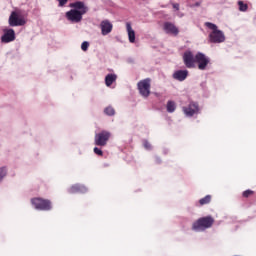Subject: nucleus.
<instances>
[{
    "mask_svg": "<svg viewBox=\"0 0 256 256\" xmlns=\"http://www.w3.org/2000/svg\"><path fill=\"white\" fill-rule=\"evenodd\" d=\"M69 7L71 10L66 12L65 17L70 23H81L83 21V15H86L89 11V7L83 1L70 3Z\"/></svg>",
    "mask_w": 256,
    "mask_h": 256,
    "instance_id": "1",
    "label": "nucleus"
},
{
    "mask_svg": "<svg viewBox=\"0 0 256 256\" xmlns=\"http://www.w3.org/2000/svg\"><path fill=\"white\" fill-rule=\"evenodd\" d=\"M204 25L211 30V33L208 35L210 43H225V33L219 30L214 23L205 22Z\"/></svg>",
    "mask_w": 256,
    "mask_h": 256,
    "instance_id": "2",
    "label": "nucleus"
},
{
    "mask_svg": "<svg viewBox=\"0 0 256 256\" xmlns=\"http://www.w3.org/2000/svg\"><path fill=\"white\" fill-rule=\"evenodd\" d=\"M215 223L213 216L201 217L192 224V231L201 232L211 229Z\"/></svg>",
    "mask_w": 256,
    "mask_h": 256,
    "instance_id": "3",
    "label": "nucleus"
},
{
    "mask_svg": "<svg viewBox=\"0 0 256 256\" xmlns=\"http://www.w3.org/2000/svg\"><path fill=\"white\" fill-rule=\"evenodd\" d=\"M31 204L33 207H35L38 211H51L53 209V206L48 199H43V198H32L31 199Z\"/></svg>",
    "mask_w": 256,
    "mask_h": 256,
    "instance_id": "4",
    "label": "nucleus"
},
{
    "mask_svg": "<svg viewBox=\"0 0 256 256\" xmlns=\"http://www.w3.org/2000/svg\"><path fill=\"white\" fill-rule=\"evenodd\" d=\"M109 139H111V132L102 130L101 132L95 134L94 143L98 147H105V145L109 143Z\"/></svg>",
    "mask_w": 256,
    "mask_h": 256,
    "instance_id": "5",
    "label": "nucleus"
},
{
    "mask_svg": "<svg viewBox=\"0 0 256 256\" xmlns=\"http://www.w3.org/2000/svg\"><path fill=\"white\" fill-rule=\"evenodd\" d=\"M137 87L142 97H149V95H151V78L139 81Z\"/></svg>",
    "mask_w": 256,
    "mask_h": 256,
    "instance_id": "6",
    "label": "nucleus"
},
{
    "mask_svg": "<svg viewBox=\"0 0 256 256\" xmlns=\"http://www.w3.org/2000/svg\"><path fill=\"white\" fill-rule=\"evenodd\" d=\"M196 63L200 71H205V69H207V65L211 63V60L205 54L198 52L196 54Z\"/></svg>",
    "mask_w": 256,
    "mask_h": 256,
    "instance_id": "7",
    "label": "nucleus"
},
{
    "mask_svg": "<svg viewBox=\"0 0 256 256\" xmlns=\"http://www.w3.org/2000/svg\"><path fill=\"white\" fill-rule=\"evenodd\" d=\"M25 19L21 16H19V14H17V12L13 11L9 17V25L10 27H21L23 25H25Z\"/></svg>",
    "mask_w": 256,
    "mask_h": 256,
    "instance_id": "8",
    "label": "nucleus"
},
{
    "mask_svg": "<svg viewBox=\"0 0 256 256\" xmlns=\"http://www.w3.org/2000/svg\"><path fill=\"white\" fill-rule=\"evenodd\" d=\"M184 65H186L187 69H193L196 63V56L193 55V52L186 51L183 55Z\"/></svg>",
    "mask_w": 256,
    "mask_h": 256,
    "instance_id": "9",
    "label": "nucleus"
},
{
    "mask_svg": "<svg viewBox=\"0 0 256 256\" xmlns=\"http://www.w3.org/2000/svg\"><path fill=\"white\" fill-rule=\"evenodd\" d=\"M183 111L188 117H193V115H197V113H199V104L191 102L188 107L183 108Z\"/></svg>",
    "mask_w": 256,
    "mask_h": 256,
    "instance_id": "10",
    "label": "nucleus"
},
{
    "mask_svg": "<svg viewBox=\"0 0 256 256\" xmlns=\"http://www.w3.org/2000/svg\"><path fill=\"white\" fill-rule=\"evenodd\" d=\"M163 29L168 35H174L175 37L179 35V28H177V26L171 22H165Z\"/></svg>",
    "mask_w": 256,
    "mask_h": 256,
    "instance_id": "11",
    "label": "nucleus"
},
{
    "mask_svg": "<svg viewBox=\"0 0 256 256\" xmlns=\"http://www.w3.org/2000/svg\"><path fill=\"white\" fill-rule=\"evenodd\" d=\"M15 41V30L13 29H4V34L1 37L2 43H11Z\"/></svg>",
    "mask_w": 256,
    "mask_h": 256,
    "instance_id": "12",
    "label": "nucleus"
},
{
    "mask_svg": "<svg viewBox=\"0 0 256 256\" xmlns=\"http://www.w3.org/2000/svg\"><path fill=\"white\" fill-rule=\"evenodd\" d=\"M100 29H101L102 35H104V36L109 35V33H111V31H113V24L109 20H103L100 23Z\"/></svg>",
    "mask_w": 256,
    "mask_h": 256,
    "instance_id": "13",
    "label": "nucleus"
},
{
    "mask_svg": "<svg viewBox=\"0 0 256 256\" xmlns=\"http://www.w3.org/2000/svg\"><path fill=\"white\" fill-rule=\"evenodd\" d=\"M189 75V71L187 70H177L173 73V79L176 81H185Z\"/></svg>",
    "mask_w": 256,
    "mask_h": 256,
    "instance_id": "14",
    "label": "nucleus"
},
{
    "mask_svg": "<svg viewBox=\"0 0 256 256\" xmlns=\"http://www.w3.org/2000/svg\"><path fill=\"white\" fill-rule=\"evenodd\" d=\"M87 191V187L81 184H75L69 189V193H87Z\"/></svg>",
    "mask_w": 256,
    "mask_h": 256,
    "instance_id": "15",
    "label": "nucleus"
},
{
    "mask_svg": "<svg viewBox=\"0 0 256 256\" xmlns=\"http://www.w3.org/2000/svg\"><path fill=\"white\" fill-rule=\"evenodd\" d=\"M126 31L128 33V39L131 43H135V30L131 27V23H126Z\"/></svg>",
    "mask_w": 256,
    "mask_h": 256,
    "instance_id": "16",
    "label": "nucleus"
},
{
    "mask_svg": "<svg viewBox=\"0 0 256 256\" xmlns=\"http://www.w3.org/2000/svg\"><path fill=\"white\" fill-rule=\"evenodd\" d=\"M117 81V74H108L105 77L106 87H111Z\"/></svg>",
    "mask_w": 256,
    "mask_h": 256,
    "instance_id": "17",
    "label": "nucleus"
},
{
    "mask_svg": "<svg viewBox=\"0 0 256 256\" xmlns=\"http://www.w3.org/2000/svg\"><path fill=\"white\" fill-rule=\"evenodd\" d=\"M166 109L168 113H175V109H177V104L174 101L169 100L166 104Z\"/></svg>",
    "mask_w": 256,
    "mask_h": 256,
    "instance_id": "18",
    "label": "nucleus"
},
{
    "mask_svg": "<svg viewBox=\"0 0 256 256\" xmlns=\"http://www.w3.org/2000/svg\"><path fill=\"white\" fill-rule=\"evenodd\" d=\"M212 196L206 195L204 198H201L199 200L200 207H203V205H209L211 203Z\"/></svg>",
    "mask_w": 256,
    "mask_h": 256,
    "instance_id": "19",
    "label": "nucleus"
},
{
    "mask_svg": "<svg viewBox=\"0 0 256 256\" xmlns=\"http://www.w3.org/2000/svg\"><path fill=\"white\" fill-rule=\"evenodd\" d=\"M104 113L109 117H113V115H115V108H113V106H108L104 109Z\"/></svg>",
    "mask_w": 256,
    "mask_h": 256,
    "instance_id": "20",
    "label": "nucleus"
},
{
    "mask_svg": "<svg viewBox=\"0 0 256 256\" xmlns=\"http://www.w3.org/2000/svg\"><path fill=\"white\" fill-rule=\"evenodd\" d=\"M239 11L245 12L249 9V6L245 4L243 1H238Z\"/></svg>",
    "mask_w": 256,
    "mask_h": 256,
    "instance_id": "21",
    "label": "nucleus"
},
{
    "mask_svg": "<svg viewBox=\"0 0 256 256\" xmlns=\"http://www.w3.org/2000/svg\"><path fill=\"white\" fill-rule=\"evenodd\" d=\"M252 195H255V191L253 190H245L242 193V197H244L245 199H248V197H251Z\"/></svg>",
    "mask_w": 256,
    "mask_h": 256,
    "instance_id": "22",
    "label": "nucleus"
},
{
    "mask_svg": "<svg viewBox=\"0 0 256 256\" xmlns=\"http://www.w3.org/2000/svg\"><path fill=\"white\" fill-rule=\"evenodd\" d=\"M5 175H7V168H0V181L3 179V177H5Z\"/></svg>",
    "mask_w": 256,
    "mask_h": 256,
    "instance_id": "23",
    "label": "nucleus"
},
{
    "mask_svg": "<svg viewBox=\"0 0 256 256\" xmlns=\"http://www.w3.org/2000/svg\"><path fill=\"white\" fill-rule=\"evenodd\" d=\"M81 49H82V51H87V50L89 49V42L84 41V42L81 44Z\"/></svg>",
    "mask_w": 256,
    "mask_h": 256,
    "instance_id": "24",
    "label": "nucleus"
},
{
    "mask_svg": "<svg viewBox=\"0 0 256 256\" xmlns=\"http://www.w3.org/2000/svg\"><path fill=\"white\" fill-rule=\"evenodd\" d=\"M95 155H99V157H103V150L99 149L98 147L94 148Z\"/></svg>",
    "mask_w": 256,
    "mask_h": 256,
    "instance_id": "25",
    "label": "nucleus"
},
{
    "mask_svg": "<svg viewBox=\"0 0 256 256\" xmlns=\"http://www.w3.org/2000/svg\"><path fill=\"white\" fill-rule=\"evenodd\" d=\"M59 2V7H65L69 0H57Z\"/></svg>",
    "mask_w": 256,
    "mask_h": 256,
    "instance_id": "26",
    "label": "nucleus"
},
{
    "mask_svg": "<svg viewBox=\"0 0 256 256\" xmlns=\"http://www.w3.org/2000/svg\"><path fill=\"white\" fill-rule=\"evenodd\" d=\"M143 146L145 147V149H148V150L151 149V143H149V141L147 140L144 141Z\"/></svg>",
    "mask_w": 256,
    "mask_h": 256,
    "instance_id": "27",
    "label": "nucleus"
},
{
    "mask_svg": "<svg viewBox=\"0 0 256 256\" xmlns=\"http://www.w3.org/2000/svg\"><path fill=\"white\" fill-rule=\"evenodd\" d=\"M173 8L176 9V11H179V4H173Z\"/></svg>",
    "mask_w": 256,
    "mask_h": 256,
    "instance_id": "28",
    "label": "nucleus"
},
{
    "mask_svg": "<svg viewBox=\"0 0 256 256\" xmlns=\"http://www.w3.org/2000/svg\"><path fill=\"white\" fill-rule=\"evenodd\" d=\"M156 163H161V158L156 157Z\"/></svg>",
    "mask_w": 256,
    "mask_h": 256,
    "instance_id": "29",
    "label": "nucleus"
}]
</instances>
